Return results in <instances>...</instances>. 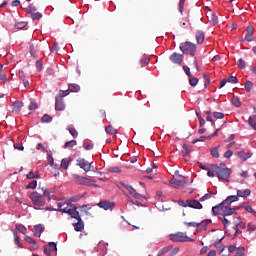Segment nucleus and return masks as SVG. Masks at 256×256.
<instances>
[{"label": "nucleus", "instance_id": "nucleus-1", "mask_svg": "<svg viewBox=\"0 0 256 256\" xmlns=\"http://www.w3.org/2000/svg\"><path fill=\"white\" fill-rule=\"evenodd\" d=\"M65 205L69 206V203H58V209L56 211H62V213H67V215H70L71 219H76L77 222L73 224L75 231H83V229H85V224L83 223V219H81L79 211H77V206L70 204L71 208H68L65 207Z\"/></svg>", "mask_w": 256, "mask_h": 256}, {"label": "nucleus", "instance_id": "nucleus-2", "mask_svg": "<svg viewBox=\"0 0 256 256\" xmlns=\"http://www.w3.org/2000/svg\"><path fill=\"white\" fill-rule=\"evenodd\" d=\"M211 169L217 174L219 181H229V177H231V173H233V170L223 163H220L219 166L212 164Z\"/></svg>", "mask_w": 256, "mask_h": 256}, {"label": "nucleus", "instance_id": "nucleus-3", "mask_svg": "<svg viewBox=\"0 0 256 256\" xmlns=\"http://www.w3.org/2000/svg\"><path fill=\"white\" fill-rule=\"evenodd\" d=\"M43 194L35 191L30 194V199L36 207H43L46 203L45 197H47L48 201H51V193L47 191V189H43Z\"/></svg>", "mask_w": 256, "mask_h": 256}, {"label": "nucleus", "instance_id": "nucleus-4", "mask_svg": "<svg viewBox=\"0 0 256 256\" xmlns=\"http://www.w3.org/2000/svg\"><path fill=\"white\" fill-rule=\"evenodd\" d=\"M180 51H182L184 55L195 57V53H197V45L192 42H183L180 44Z\"/></svg>", "mask_w": 256, "mask_h": 256}, {"label": "nucleus", "instance_id": "nucleus-5", "mask_svg": "<svg viewBox=\"0 0 256 256\" xmlns=\"http://www.w3.org/2000/svg\"><path fill=\"white\" fill-rule=\"evenodd\" d=\"M69 93H65V91L60 90L58 95L55 98V110L56 111H65V104L63 103V97H67Z\"/></svg>", "mask_w": 256, "mask_h": 256}, {"label": "nucleus", "instance_id": "nucleus-6", "mask_svg": "<svg viewBox=\"0 0 256 256\" xmlns=\"http://www.w3.org/2000/svg\"><path fill=\"white\" fill-rule=\"evenodd\" d=\"M170 239L174 243H185L187 241H190V242L195 241L194 239L189 238V236H187V234L183 233V232H178L176 234H171Z\"/></svg>", "mask_w": 256, "mask_h": 256}, {"label": "nucleus", "instance_id": "nucleus-7", "mask_svg": "<svg viewBox=\"0 0 256 256\" xmlns=\"http://www.w3.org/2000/svg\"><path fill=\"white\" fill-rule=\"evenodd\" d=\"M171 63H174V65H181L183 63L184 56L183 54H179L177 52H174L169 57Z\"/></svg>", "mask_w": 256, "mask_h": 256}, {"label": "nucleus", "instance_id": "nucleus-8", "mask_svg": "<svg viewBox=\"0 0 256 256\" xmlns=\"http://www.w3.org/2000/svg\"><path fill=\"white\" fill-rule=\"evenodd\" d=\"M77 165L80 167V169H83L85 173H89V171H91V163L85 159H78Z\"/></svg>", "mask_w": 256, "mask_h": 256}, {"label": "nucleus", "instance_id": "nucleus-9", "mask_svg": "<svg viewBox=\"0 0 256 256\" xmlns=\"http://www.w3.org/2000/svg\"><path fill=\"white\" fill-rule=\"evenodd\" d=\"M98 207H100V209H104V211H113L115 203L109 201H100L98 203Z\"/></svg>", "mask_w": 256, "mask_h": 256}, {"label": "nucleus", "instance_id": "nucleus-10", "mask_svg": "<svg viewBox=\"0 0 256 256\" xmlns=\"http://www.w3.org/2000/svg\"><path fill=\"white\" fill-rule=\"evenodd\" d=\"M86 194L87 193L84 192V194H79L71 197L68 202H58V203H68L69 205L67 206V204H65L64 207H67L69 209V207L71 208V205H73V203H77V201L83 199V197H85Z\"/></svg>", "mask_w": 256, "mask_h": 256}, {"label": "nucleus", "instance_id": "nucleus-11", "mask_svg": "<svg viewBox=\"0 0 256 256\" xmlns=\"http://www.w3.org/2000/svg\"><path fill=\"white\" fill-rule=\"evenodd\" d=\"M186 203H188V207H190L191 209H203V204H201L199 200L188 199L186 200Z\"/></svg>", "mask_w": 256, "mask_h": 256}, {"label": "nucleus", "instance_id": "nucleus-12", "mask_svg": "<svg viewBox=\"0 0 256 256\" xmlns=\"http://www.w3.org/2000/svg\"><path fill=\"white\" fill-rule=\"evenodd\" d=\"M221 215L229 217V215H235V209L231 208V204H224Z\"/></svg>", "mask_w": 256, "mask_h": 256}, {"label": "nucleus", "instance_id": "nucleus-13", "mask_svg": "<svg viewBox=\"0 0 256 256\" xmlns=\"http://www.w3.org/2000/svg\"><path fill=\"white\" fill-rule=\"evenodd\" d=\"M93 183H97V180L88 179L86 177H83L82 181L80 182L81 185H86L88 187H96V188L101 187L99 186V184H93Z\"/></svg>", "mask_w": 256, "mask_h": 256}, {"label": "nucleus", "instance_id": "nucleus-14", "mask_svg": "<svg viewBox=\"0 0 256 256\" xmlns=\"http://www.w3.org/2000/svg\"><path fill=\"white\" fill-rule=\"evenodd\" d=\"M79 91H81V86H79V84L73 83L68 85V89L64 91V93H68L69 95L70 93H79Z\"/></svg>", "mask_w": 256, "mask_h": 256}, {"label": "nucleus", "instance_id": "nucleus-15", "mask_svg": "<svg viewBox=\"0 0 256 256\" xmlns=\"http://www.w3.org/2000/svg\"><path fill=\"white\" fill-rule=\"evenodd\" d=\"M223 205H225L224 201H222L221 203H219L216 206L212 207V213L213 215H220L221 213H223Z\"/></svg>", "mask_w": 256, "mask_h": 256}, {"label": "nucleus", "instance_id": "nucleus-16", "mask_svg": "<svg viewBox=\"0 0 256 256\" xmlns=\"http://www.w3.org/2000/svg\"><path fill=\"white\" fill-rule=\"evenodd\" d=\"M253 33H255V28H253V26H248L247 33L245 35V41H248V42L253 41Z\"/></svg>", "mask_w": 256, "mask_h": 256}, {"label": "nucleus", "instance_id": "nucleus-17", "mask_svg": "<svg viewBox=\"0 0 256 256\" xmlns=\"http://www.w3.org/2000/svg\"><path fill=\"white\" fill-rule=\"evenodd\" d=\"M237 157H239V159H241L242 161H247V159H251V156L253 154L251 153H245L244 151H239L236 153Z\"/></svg>", "mask_w": 256, "mask_h": 256}, {"label": "nucleus", "instance_id": "nucleus-18", "mask_svg": "<svg viewBox=\"0 0 256 256\" xmlns=\"http://www.w3.org/2000/svg\"><path fill=\"white\" fill-rule=\"evenodd\" d=\"M171 183L173 185H177L178 187H183L185 185H190L191 184V182H189V181H185V180H181V179H177V178L172 180Z\"/></svg>", "mask_w": 256, "mask_h": 256}, {"label": "nucleus", "instance_id": "nucleus-19", "mask_svg": "<svg viewBox=\"0 0 256 256\" xmlns=\"http://www.w3.org/2000/svg\"><path fill=\"white\" fill-rule=\"evenodd\" d=\"M195 37L198 45H201L205 41V33L203 31L196 32Z\"/></svg>", "mask_w": 256, "mask_h": 256}, {"label": "nucleus", "instance_id": "nucleus-20", "mask_svg": "<svg viewBox=\"0 0 256 256\" xmlns=\"http://www.w3.org/2000/svg\"><path fill=\"white\" fill-rule=\"evenodd\" d=\"M22 107H23V102H19V101L13 102V108H12L13 113H19Z\"/></svg>", "mask_w": 256, "mask_h": 256}, {"label": "nucleus", "instance_id": "nucleus-21", "mask_svg": "<svg viewBox=\"0 0 256 256\" xmlns=\"http://www.w3.org/2000/svg\"><path fill=\"white\" fill-rule=\"evenodd\" d=\"M43 233V226L41 224L34 226V235L35 237H41V234Z\"/></svg>", "mask_w": 256, "mask_h": 256}, {"label": "nucleus", "instance_id": "nucleus-22", "mask_svg": "<svg viewBox=\"0 0 256 256\" xmlns=\"http://www.w3.org/2000/svg\"><path fill=\"white\" fill-rule=\"evenodd\" d=\"M238 197H243V199H246V197H249L251 195L250 189H245L244 191L237 190Z\"/></svg>", "mask_w": 256, "mask_h": 256}, {"label": "nucleus", "instance_id": "nucleus-23", "mask_svg": "<svg viewBox=\"0 0 256 256\" xmlns=\"http://www.w3.org/2000/svg\"><path fill=\"white\" fill-rule=\"evenodd\" d=\"M235 201H239L238 195L229 196L227 199L224 200V204L231 205V203H235Z\"/></svg>", "mask_w": 256, "mask_h": 256}, {"label": "nucleus", "instance_id": "nucleus-24", "mask_svg": "<svg viewBox=\"0 0 256 256\" xmlns=\"http://www.w3.org/2000/svg\"><path fill=\"white\" fill-rule=\"evenodd\" d=\"M69 163H71V159H69V158H63V159L61 160L60 167H61L62 169L67 170V169H69Z\"/></svg>", "mask_w": 256, "mask_h": 256}, {"label": "nucleus", "instance_id": "nucleus-25", "mask_svg": "<svg viewBox=\"0 0 256 256\" xmlns=\"http://www.w3.org/2000/svg\"><path fill=\"white\" fill-rule=\"evenodd\" d=\"M13 236H14L15 245H17V247H19L20 249H23V244H21V242H20V238L17 235V231L13 230Z\"/></svg>", "mask_w": 256, "mask_h": 256}, {"label": "nucleus", "instance_id": "nucleus-26", "mask_svg": "<svg viewBox=\"0 0 256 256\" xmlns=\"http://www.w3.org/2000/svg\"><path fill=\"white\" fill-rule=\"evenodd\" d=\"M105 132L107 135H117V129H115L112 125L106 126Z\"/></svg>", "mask_w": 256, "mask_h": 256}, {"label": "nucleus", "instance_id": "nucleus-27", "mask_svg": "<svg viewBox=\"0 0 256 256\" xmlns=\"http://www.w3.org/2000/svg\"><path fill=\"white\" fill-rule=\"evenodd\" d=\"M172 249H173V245L165 246L164 248H162V249L158 252L157 256L165 255V253H169V251L172 250Z\"/></svg>", "mask_w": 256, "mask_h": 256}, {"label": "nucleus", "instance_id": "nucleus-28", "mask_svg": "<svg viewBox=\"0 0 256 256\" xmlns=\"http://www.w3.org/2000/svg\"><path fill=\"white\" fill-rule=\"evenodd\" d=\"M130 195H132V197H135V199H143V195L139 194L137 192V190H135V188H131L130 190H128Z\"/></svg>", "mask_w": 256, "mask_h": 256}, {"label": "nucleus", "instance_id": "nucleus-29", "mask_svg": "<svg viewBox=\"0 0 256 256\" xmlns=\"http://www.w3.org/2000/svg\"><path fill=\"white\" fill-rule=\"evenodd\" d=\"M16 231H19V233H22V235H27V227H25L23 224H16Z\"/></svg>", "mask_w": 256, "mask_h": 256}, {"label": "nucleus", "instance_id": "nucleus-30", "mask_svg": "<svg viewBox=\"0 0 256 256\" xmlns=\"http://www.w3.org/2000/svg\"><path fill=\"white\" fill-rule=\"evenodd\" d=\"M37 12V7H35L33 4H30L27 8H26V13L28 15H33Z\"/></svg>", "mask_w": 256, "mask_h": 256}, {"label": "nucleus", "instance_id": "nucleus-31", "mask_svg": "<svg viewBox=\"0 0 256 256\" xmlns=\"http://www.w3.org/2000/svg\"><path fill=\"white\" fill-rule=\"evenodd\" d=\"M218 219L223 223L224 227H229V225H231V222L229 219H227V216L221 215L218 217Z\"/></svg>", "mask_w": 256, "mask_h": 256}, {"label": "nucleus", "instance_id": "nucleus-32", "mask_svg": "<svg viewBox=\"0 0 256 256\" xmlns=\"http://www.w3.org/2000/svg\"><path fill=\"white\" fill-rule=\"evenodd\" d=\"M210 22L212 23V25H217V23H219V18H217V14H215V12H211Z\"/></svg>", "mask_w": 256, "mask_h": 256}, {"label": "nucleus", "instance_id": "nucleus-33", "mask_svg": "<svg viewBox=\"0 0 256 256\" xmlns=\"http://www.w3.org/2000/svg\"><path fill=\"white\" fill-rule=\"evenodd\" d=\"M42 123H51L53 121V117L48 114H44L41 118Z\"/></svg>", "mask_w": 256, "mask_h": 256}, {"label": "nucleus", "instance_id": "nucleus-34", "mask_svg": "<svg viewBox=\"0 0 256 256\" xmlns=\"http://www.w3.org/2000/svg\"><path fill=\"white\" fill-rule=\"evenodd\" d=\"M79 209L82 213L89 215L88 211H90L91 207H89V204H84V205L80 206Z\"/></svg>", "mask_w": 256, "mask_h": 256}, {"label": "nucleus", "instance_id": "nucleus-35", "mask_svg": "<svg viewBox=\"0 0 256 256\" xmlns=\"http://www.w3.org/2000/svg\"><path fill=\"white\" fill-rule=\"evenodd\" d=\"M182 148H183V150H182L183 157H187V155H189V153H191L189 146H187V144H183Z\"/></svg>", "mask_w": 256, "mask_h": 256}, {"label": "nucleus", "instance_id": "nucleus-36", "mask_svg": "<svg viewBox=\"0 0 256 256\" xmlns=\"http://www.w3.org/2000/svg\"><path fill=\"white\" fill-rule=\"evenodd\" d=\"M248 125H250V127H252V129H254V131H256V121L253 118V116H250L248 118Z\"/></svg>", "mask_w": 256, "mask_h": 256}, {"label": "nucleus", "instance_id": "nucleus-37", "mask_svg": "<svg viewBox=\"0 0 256 256\" xmlns=\"http://www.w3.org/2000/svg\"><path fill=\"white\" fill-rule=\"evenodd\" d=\"M232 105H234V107H241V100H239V97L233 96Z\"/></svg>", "mask_w": 256, "mask_h": 256}, {"label": "nucleus", "instance_id": "nucleus-38", "mask_svg": "<svg viewBox=\"0 0 256 256\" xmlns=\"http://www.w3.org/2000/svg\"><path fill=\"white\" fill-rule=\"evenodd\" d=\"M43 17V14L40 12H34V14L31 15L32 21H39Z\"/></svg>", "mask_w": 256, "mask_h": 256}, {"label": "nucleus", "instance_id": "nucleus-39", "mask_svg": "<svg viewBox=\"0 0 256 256\" xmlns=\"http://www.w3.org/2000/svg\"><path fill=\"white\" fill-rule=\"evenodd\" d=\"M75 145H77L76 140L68 141V142L65 143L64 149H69V147H75Z\"/></svg>", "mask_w": 256, "mask_h": 256}, {"label": "nucleus", "instance_id": "nucleus-40", "mask_svg": "<svg viewBox=\"0 0 256 256\" xmlns=\"http://www.w3.org/2000/svg\"><path fill=\"white\" fill-rule=\"evenodd\" d=\"M199 83V79L195 78V77H190L189 79V84L191 85V87H197V84Z\"/></svg>", "mask_w": 256, "mask_h": 256}, {"label": "nucleus", "instance_id": "nucleus-41", "mask_svg": "<svg viewBox=\"0 0 256 256\" xmlns=\"http://www.w3.org/2000/svg\"><path fill=\"white\" fill-rule=\"evenodd\" d=\"M227 83H232L235 85L236 83H239V79L236 78V76H230L226 79Z\"/></svg>", "mask_w": 256, "mask_h": 256}, {"label": "nucleus", "instance_id": "nucleus-42", "mask_svg": "<svg viewBox=\"0 0 256 256\" xmlns=\"http://www.w3.org/2000/svg\"><path fill=\"white\" fill-rule=\"evenodd\" d=\"M149 61H151V59H149L148 57L142 58L140 60L141 67H147V65H149Z\"/></svg>", "mask_w": 256, "mask_h": 256}, {"label": "nucleus", "instance_id": "nucleus-43", "mask_svg": "<svg viewBox=\"0 0 256 256\" xmlns=\"http://www.w3.org/2000/svg\"><path fill=\"white\" fill-rule=\"evenodd\" d=\"M219 147H215L211 150V155L212 157H214L215 159H219Z\"/></svg>", "mask_w": 256, "mask_h": 256}, {"label": "nucleus", "instance_id": "nucleus-44", "mask_svg": "<svg viewBox=\"0 0 256 256\" xmlns=\"http://www.w3.org/2000/svg\"><path fill=\"white\" fill-rule=\"evenodd\" d=\"M108 172L109 173H121V170L117 166H111L108 168Z\"/></svg>", "mask_w": 256, "mask_h": 256}, {"label": "nucleus", "instance_id": "nucleus-45", "mask_svg": "<svg viewBox=\"0 0 256 256\" xmlns=\"http://www.w3.org/2000/svg\"><path fill=\"white\" fill-rule=\"evenodd\" d=\"M253 89V82L251 81H246L245 83V91L249 93Z\"/></svg>", "mask_w": 256, "mask_h": 256}, {"label": "nucleus", "instance_id": "nucleus-46", "mask_svg": "<svg viewBox=\"0 0 256 256\" xmlns=\"http://www.w3.org/2000/svg\"><path fill=\"white\" fill-rule=\"evenodd\" d=\"M245 255V248L241 247V248H237L236 249V254L235 256H244Z\"/></svg>", "mask_w": 256, "mask_h": 256}, {"label": "nucleus", "instance_id": "nucleus-47", "mask_svg": "<svg viewBox=\"0 0 256 256\" xmlns=\"http://www.w3.org/2000/svg\"><path fill=\"white\" fill-rule=\"evenodd\" d=\"M27 179H40V176L39 174H34L33 171H30L28 174H27Z\"/></svg>", "mask_w": 256, "mask_h": 256}, {"label": "nucleus", "instance_id": "nucleus-48", "mask_svg": "<svg viewBox=\"0 0 256 256\" xmlns=\"http://www.w3.org/2000/svg\"><path fill=\"white\" fill-rule=\"evenodd\" d=\"M247 227H248L249 233H253V231H256V225L253 224V222H249Z\"/></svg>", "mask_w": 256, "mask_h": 256}, {"label": "nucleus", "instance_id": "nucleus-49", "mask_svg": "<svg viewBox=\"0 0 256 256\" xmlns=\"http://www.w3.org/2000/svg\"><path fill=\"white\" fill-rule=\"evenodd\" d=\"M16 29H25L27 27V22H18L15 24Z\"/></svg>", "mask_w": 256, "mask_h": 256}, {"label": "nucleus", "instance_id": "nucleus-50", "mask_svg": "<svg viewBox=\"0 0 256 256\" xmlns=\"http://www.w3.org/2000/svg\"><path fill=\"white\" fill-rule=\"evenodd\" d=\"M203 77H204V86L209 87V85L211 84V79H209V76H207V74H203Z\"/></svg>", "mask_w": 256, "mask_h": 256}, {"label": "nucleus", "instance_id": "nucleus-51", "mask_svg": "<svg viewBox=\"0 0 256 256\" xmlns=\"http://www.w3.org/2000/svg\"><path fill=\"white\" fill-rule=\"evenodd\" d=\"M37 187V180H34L32 182H30L27 186L26 189H36Z\"/></svg>", "mask_w": 256, "mask_h": 256}, {"label": "nucleus", "instance_id": "nucleus-52", "mask_svg": "<svg viewBox=\"0 0 256 256\" xmlns=\"http://www.w3.org/2000/svg\"><path fill=\"white\" fill-rule=\"evenodd\" d=\"M14 149L18 151H25V147H23V143H14Z\"/></svg>", "mask_w": 256, "mask_h": 256}, {"label": "nucleus", "instance_id": "nucleus-53", "mask_svg": "<svg viewBox=\"0 0 256 256\" xmlns=\"http://www.w3.org/2000/svg\"><path fill=\"white\" fill-rule=\"evenodd\" d=\"M213 117H215V119H223L225 114H223V112H214Z\"/></svg>", "mask_w": 256, "mask_h": 256}, {"label": "nucleus", "instance_id": "nucleus-54", "mask_svg": "<svg viewBox=\"0 0 256 256\" xmlns=\"http://www.w3.org/2000/svg\"><path fill=\"white\" fill-rule=\"evenodd\" d=\"M68 131L72 137H77L79 135V132L75 128H68Z\"/></svg>", "mask_w": 256, "mask_h": 256}, {"label": "nucleus", "instance_id": "nucleus-55", "mask_svg": "<svg viewBox=\"0 0 256 256\" xmlns=\"http://www.w3.org/2000/svg\"><path fill=\"white\" fill-rule=\"evenodd\" d=\"M24 241H26L27 243H30L31 245H35V243H37L33 238H31L30 236H25L24 237Z\"/></svg>", "mask_w": 256, "mask_h": 256}, {"label": "nucleus", "instance_id": "nucleus-56", "mask_svg": "<svg viewBox=\"0 0 256 256\" xmlns=\"http://www.w3.org/2000/svg\"><path fill=\"white\" fill-rule=\"evenodd\" d=\"M83 147L84 149H86V151H91V149H93V144L89 142H84Z\"/></svg>", "mask_w": 256, "mask_h": 256}, {"label": "nucleus", "instance_id": "nucleus-57", "mask_svg": "<svg viewBox=\"0 0 256 256\" xmlns=\"http://www.w3.org/2000/svg\"><path fill=\"white\" fill-rule=\"evenodd\" d=\"M184 7H185V0H180V2H179V12L181 13V15H183Z\"/></svg>", "mask_w": 256, "mask_h": 256}, {"label": "nucleus", "instance_id": "nucleus-58", "mask_svg": "<svg viewBox=\"0 0 256 256\" xmlns=\"http://www.w3.org/2000/svg\"><path fill=\"white\" fill-rule=\"evenodd\" d=\"M237 65H238V67H239L240 69H245V60L239 59V60L237 61Z\"/></svg>", "mask_w": 256, "mask_h": 256}, {"label": "nucleus", "instance_id": "nucleus-59", "mask_svg": "<svg viewBox=\"0 0 256 256\" xmlns=\"http://www.w3.org/2000/svg\"><path fill=\"white\" fill-rule=\"evenodd\" d=\"M183 70L185 71L186 75H188V77H193L191 69L188 66H183Z\"/></svg>", "mask_w": 256, "mask_h": 256}, {"label": "nucleus", "instance_id": "nucleus-60", "mask_svg": "<svg viewBox=\"0 0 256 256\" xmlns=\"http://www.w3.org/2000/svg\"><path fill=\"white\" fill-rule=\"evenodd\" d=\"M205 139H207V137L201 136L200 138L193 140L192 145H195V143H201V142L205 141Z\"/></svg>", "mask_w": 256, "mask_h": 256}, {"label": "nucleus", "instance_id": "nucleus-61", "mask_svg": "<svg viewBox=\"0 0 256 256\" xmlns=\"http://www.w3.org/2000/svg\"><path fill=\"white\" fill-rule=\"evenodd\" d=\"M28 109L29 111H35V109H37V102H31Z\"/></svg>", "mask_w": 256, "mask_h": 256}, {"label": "nucleus", "instance_id": "nucleus-62", "mask_svg": "<svg viewBox=\"0 0 256 256\" xmlns=\"http://www.w3.org/2000/svg\"><path fill=\"white\" fill-rule=\"evenodd\" d=\"M185 225H187V227H199V225H201V223H197V222H186Z\"/></svg>", "mask_w": 256, "mask_h": 256}, {"label": "nucleus", "instance_id": "nucleus-63", "mask_svg": "<svg viewBox=\"0 0 256 256\" xmlns=\"http://www.w3.org/2000/svg\"><path fill=\"white\" fill-rule=\"evenodd\" d=\"M36 69L41 71V69H43V62H41V60H38L36 62Z\"/></svg>", "mask_w": 256, "mask_h": 256}, {"label": "nucleus", "instance_id": "nucleus-64", "mask_svg": "<svg viewBox=\"0 0 256 256\" xmlns=\"http://www.w3.org/2000/svg\"><path fill=\"white\" fill-rule=\"evenodd\" d=\"M179 253V248H174L171 252H169L168 256H175Z\"/></svg>", "mask_w": 256, "mask_h": 256}]
</instances>
